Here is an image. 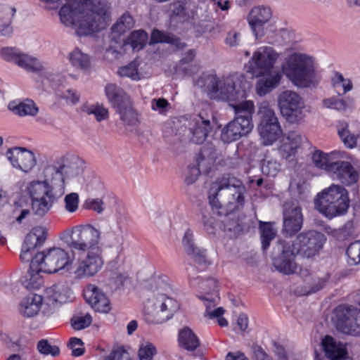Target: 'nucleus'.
<instances>
[{
    "label": "nucleus",
    "instance_id": "nucleus-1",
    "mask_svg": "<svg viewBox=\"0 0 360 360\" xmlns=\"http://www.w3.org/2000/svg\"><path fill=\"white\" fill-rule=\"evenodd\" d=\"M101 240V231L93 225H77L71 229L70 240L67 243L72 257L78 256L77 276L90 277L101 269L104 260Z\"/></svg>",
    "mask_w": 360,
    "mask_h": 360
},
{
    "label": "nucleus",
    "instance_id": "nucleus-2",
    "mask_svg": "<svg viewBox=\"0 0 360 360\" xmlns=\"http://www.w3.org/2000/svg\"><path fill=\"white\" fill-rule=\"evenodd\" d=\"M110 4L107 0H68L60 11V21L77 27L80 35L104 30L110 21Z\"/></svg>",
    "mask_w": 360,
    "mask_h": 360
},
{
    "label": "nucleus",
    "instance_id": "nucleus-3",
    "mask_svg": "<svg viewBox=\"0 0 360 360\" xmlns=\"http://www.w3.org/2000/svg\"><path fill=\"white\" fill-rule=\"evenodd\" d=\"M75 259L72 253L70 255L60 248H53L37 253L30 265V278L24 282L25 286L28 289L38 288L41 285V278L37 275L39 272L56 273L71 265Z\"/></svg>",
    "mask_w": 360,
    "mask_h": 360
},
{
    "label": "nucleus",
    "instance_id": "nucleus-4",
    "mask_svg": "<svg viewBox=\"0 0 360 360\" xmlns=\"http://www.w3.org/2000/svg\"><path fill=\"white\" fill-rule=\"evenodd\" d=\"M283 74L299 88H308L318 84L319 75L313 57L302 53H292L281 65Z\"/></svg>",
    "mask_w": 360,
    "mask_h": 360
},
{
    "label": "nucleus",
    "instance_id": "nucleus-5",
    "mask_svg": "<svg viewBox=\"0 0 360 360\" xmlns=\"http://www.w3.org/2000/svg\"><path fill=\"white\" fill-rule=\"evenodd\" d=\"M240 79L230 77L219 79L214 75L204 74L198 79L197 84L203 88L212 99L235 101L247 96L245 86H240Z\"/></svg>",
    "mask_w": 360,
    "mask_h": 360
},
{
    "label": "nucleus",
    "instance_id": "nucleus-6",
    "mask_svg": "<svg viewBox=\"0 0 360 360\" xmlns=\"http://www.w3.org/2000/svg\"><path fill=\"white\" fill-rule=\"evenodd\" d=\"M84 167L85 162L79 156L66 154L47 165L43 174L48 182L52 183L65 193L66 179L81 174Z\"/></svg>",
    "mask_w": 360,
    "mask_h": 360
},
{
    "label": "nucleus",
    "instance_id": "nucleus-7",
    "mask_svg": "<svg viewBox=\"0 0 360 360\" xmlns=\"http://www.w3.org/2000/svg\"><path fill=\"white\" fill-rule=\"evenodd\" d=\"M314 207L330 219L344 215L349 207L348 191L343 186L333 184L317 194Z\"/></svg>",
    "mask_w": 360,
    "mask_h": 360
},
{
    "label": "nucleus",
    "instance_id": "nucleus-8",
    "mask_svg": "<svg viewBox=\"0 0 360 360\" xmlns=\"http://www.w3.org/2000/svg\"><path fill=\"white\" fill-rule=\"evenodd\" d=\"M32 198V210L34 215L44 217L53 207V203L60 198L63 191L46 179L34 181L27 187Z\"/></svg>",
    "mask_w": 360,
    "mask_h": 360
},
{
    "label": "nucleus",
    "instance_id": "nucleus-9",
    "mask_svg": "<svg viewBox=\"0 0 360 360\" xmlns=\"http://www.w3.org/2000/svg\"><path fill=\"white\" fill-rule=\"evenodd\" d=\"M179 309V304L176 300L165 294H158L146 302L144 319L148 323H162L172 319Z\"/></svg>",
    "mask_w": 360,
    "mask_h": 360
},
{
    "label": "nucleus",
    "instance_id": "nucleus-10",
    "mask_svg": "<svg viewBox=\"0 0 360 360\" xmlns=\"http://www.w3.org/2000/svg\"><path fill=\"white\" fill-rule=\"evenodd\" d=\"M245 192L241 181L230 175L223 176L211 185L208 193L210 204L213 207L220 208L224 199L237 195L238 200H242Z\"/></svg>",
    "mask_w": 360,
    "mask_h": 360
},
{
    "label": "nucleus",
    "instance_id": "nucleus-11",
    "mask_svg": "<svg viewBox=\"0 0 360 360\" xmlns=\"http://www.w3.org/2000/svg\"><path fill=\"white\" fill-rule=\"evenodd\" d=\"M326 241L323 233L309 230L298 233L290 245L293 252L303 258L310 259L322 250Z\"/></svg>",
    "mask_w": 360,
    "mask_h": 360
},
{
    "label": "nucleus",
    "instance_id": "nucleus-12",
    "mask_svg": "<svg viewBox=\"0 0 360 360\" xmlns=\"http://www.w3.org/2000/svg\"><path fill=\"white\" fill-rule=\"evenodd\" d=\"M347 158V154L343 151V154L337 157L328 176L334 181L340 182L342 185L352 186L351 190L353 198L359 197V186L357 184L359 174L351 162L345 160Z\"/></svg>",
    "mask_w": 360,
    "mask_h": 360
},
{
    "label": "nucleus",
    "instance_id": "nucleus-13",
    "mask_svg": "<svg viewBox=\"0 0 360 360\" xmlns=\"http://www.w3.org/2000/svg\"><path fill=\"white\" fill-rule=\"evenodd\" d=\"M278 105L281 115L290 123H298L305 117L304 103L294 91L281 93L278 96Z\"/></svg>",
    "mask_w": 360,
    "mask_h": 360
},
{
    "label": "nucleus",
    "instance_id": "nucleus-14",
    "mask_svg": "<svg viewBox=\"0 0 360 360\" xmlns=\"http://www.w3.org/2000/svg\"><path fill=\"white\" fill-rule=\"evenodd\" d=\"M338 330L352 335H360V309L351 305H339L334 310Z\"/></svg>",
    "mask_w": 360,
    "mask_h": 360
},
{
    "label": "nucleus",
    "instance_id": "nucleus-15",
    "mask_svg": "<svg viewBox=\"0 0 360 360\" xmlns=\"http://www.w3.org/2000/svg\"><path fill=\"white\" fill-rule=\"evenodd\" d=\"M273 264L279 272L285 275L296 273L297 265L291 245L283 240H278L273 248Z\"/></svg>",
    "mask_w": 360,
    "mask_h": 360
},
{
    "label": "nucleus",
    "instance_id": "nucleus-16",
    "mask_svg": "<svg viewBox=\"0 0 360 360\" xmlns=\"http://www.w3.org/2000/svg\"><path fill=\"white\" fill-rule=\"evenodd\" d=\"M283 218L282 233L285 236L291 238L302 229L304 217L300 206L290 202L285 203Z\"/></svg>",
    "mask_w": 360,
    "mask_h": 360
},
{
    "label": "nucleus",
    "instance_id": "nucleus-17",
    "mask_svg": "<svg viewBox=\"0 0 360 360\" xmlns=\"http://www.w3.org/2000/svg\"><path fill=\"white\" fill-rule=\"evenodd\" d=\"M217 159V152L214 146L212 143H206L200 148L196 158L197 168H193V178H186L185 181L187 184H193L198 176L202 174H208L213 167Z\"/></svg>",
    "mask_w": 360,
    "mask_h": 360
},
{
    "label": "nucleus",
    "instance_id": "nucleus-18",
    "mask_svg": "<svg viewBox=\"0 0 360 360\" xmlns=\"http://www.w3.org/2000/svg\"><path fill=\"white\" fill-rule=\"evenodd\" d=\"M246 72L253 77L270 72V47L258 48L245 65Z\"/></svg>",
    "mask_w": 360,
    "mask_h": 360
},
{
    "label": "nucleus",
    "instance_id": "nucleus-19",
    "mask_svg": "<svg viewBox=\"0 0 360 360\" xmlns=\"http://www.w3.org/2000/svg\"><path fill=\"white\" fill-rule=\"evenodd\" d=\"M6 157L14 168L25 173L32 170L37 164L34 153L25 148H10L6 152Z\"/></svg>",
    "mask_w": 360,
    "mask_h": 360
},
{
    "label": "nucleus",
    "instance_id": "nucleus-20",
    "mask_svg": "<svg viewBox=\"0 0 360 360\" xmlns=\"http://www.w3.org/2000/svg\"><path fill=\"white\" fill-rule=\"evenodd\" d=\"M86 302L98 312L107 314L111 309V305L108 297L97 286L88 285L84 291Z\"/></svg>",
    "mask_w": 360,
    "mask_h": 360
},
{
    "label": "nucleus",
    "instance_id": "nucleus-21",
    "mask_svg": "<svg viewBox=\"0 0 360 360\" xmlns=\"http://www.w3.org/2000/svg\"><path fill=\"white\" fill-rule=\"evenodd\" d=\"M191 285L201 290V295L198 297L204 302L217 305L219 300L217 287V281L212 278H202L198 277L191 280Z\"/></svg>",
    "mask_w": 360,
    "mask_h": 360
},
{
    "label": "nucleus",
    "instance_id": "nucleus-22",
    "mask_svg": "<svg viewBox=\"0 0 360 360\" xmlns=\"http://www.w3.org/2000/svg\"><path fill=\"white\" fill-rule=\"evenodd\" d=\"M269 8L257 6L252 8L250 11L248 16V22L257 39H260L264 36V25L269 22Z\"/></svg>",
    "mask_w": 360,
    "mask_h": 360
},
{
    "label": "nucleus",
    "instance_id": "nucleus-23",
    "mask_svg": "<svg viewBox=\"0 0 360 360\" xmlns=\"http://www.w3.org/2000/svg\"><path fill=\"white\" fill-rule=\"evenodd\" d=\"M212 130L210 121L201 115L195 116L189 124L191 141L196 144L203 143Z\"/></svg>",
    "mask_w": 360,
    "mask_h": 360
},
{
    "label": "nucleus",
    "instance_id": "nucleus-24",
    "mask_svg": "<svg viewBox=\"0 0 360 360\" xmlns=\"http://www.w3.org/2000/svg\"><path fill=\"white\" fill-rule=\"evenodd\" d=\"M182 245L186 254L198 265H207L206 251L199 248L194 243L193 235L190 229H187L182 239Z\"/></svg>",
    "mask_w": 360,
    "mask_h": 360
},
{
    "label": "nucleus",
    "instance_id": "nucleus-25",
    "mask_svg": "<svg viewBox=\"0 0 360 360\" xmlns=\"http://www.w3.org/2000/svg\"><path fill=\"white\" fill-rule=\"evenodd\" d=\"M257 115L259 124L257 129L264 146L270 145V103L267 101L259 104Z\"/></svg>",
    "mask_w": 360,
    "mask_h": 360
},
{
    "label": "nucleus",
    "instance_id": "nucleus-26",
    "mask_svg": "<svg viewBox=\"0 0 360 360\" xmlns=\"http://www.w3.org/2000/svg\"><path fill=\"white\" fill-rule=\"evenodd\" d=\"M321 345L326 356L330 360H342L347 356L346 345L330 335H326L322 339Z\"/></svg>",
    "mask_w": 360,
    "mask_h": 360
},
{
    "label": "nucleus",
    "instance_id": "nucleus-27",
    "mask_svg": "<svg viewBox=\"0 0 360 360\" xmlns=\"http://www.w3.org/2000/svg\"><path fill=\"white\" fill-rule=\"evenodd\" d=\"M230 105L234 110L235 117L233 120L252 130V115L255 112L253 101H245L238 103L230 104Z\"/></svg>",
    "mask_w": 360,
    "mask_h": 360
},
{
    "label": "nucleus",
    "instance_id": "nucleus-28",
    "mask_svg": "<svg viewBox=\"0 0 360 360\" xmlns=\"http://www.w3.org/2000/svg\"><path fill=\"white\" fill-rule=\"evenodd\" d=\"M251 131L237 120H233L221 129L220 138L224 143H229L246 136Z\"/></svg>",
    "mask_w": 360,
    "mask_h": 360
},
{
    "label": "nucleus",
    "instance_id": "nucleus-29",
    "mask_svg": "<svg viewBox=\"0 0 360 360\" xmlns=\"http://www.w3.org/2000/svg\"><path fill=\"white\" fill-rule=\"evenodd\" d=\"M343 154V150H333L330 153H324L321 150H315L311 155L314 165L323 170L328 175L337 157Z\"/></svg>",
    "mask_w": 360,
    "mask_h": 360
},
{
    "label": "nucleus",
    "instance_id": "nucleus-30",
    "mask_svg": "<svg viewBox=\"0 0 360 360\" xmlns=\"http://www.w3.org/2000/svg\"><path fill=\"white\" fill-rule=\"evenodd\" d=\"M43 303L42 296L37 294L24 297L19 304V313L26 318H32L38 314Z\"/></svg>",
    "mask_w": 360,
    "mask_h": 360
},
{
    "label": "nucleus",
    "instance_id": "nucleus-31",
    "mask_svg": "<svg viewBox=\"0 0 360 360\" xmlns=\"http://www.w3.org/2000/svg\"><path fill=\"white\" fill-rule=\"evenodd\" d=\"M105 94L108 102L115 110L130 101L125 91L115 84H107L105 86Z\"/></svg>",
    "mask_w": 360,
    "mask_h": 360
},
{
    "label": "nucleus",
    "instance_id": "nucleus-32",
    "mask_svg": "<svg viewBox=\"0 0 360 360\" xmlns=\"http://www.w3.org/2000/svg\"><path fill=\"white\" fill-rule=\"evenodd\" d=\"M46 239V231L44 227L37 226L26 236L22 246H26L30 250L40 247Z\"/></svg>",
    "mask_w": 360,
    "mask_h": 360
},
{
    "label": "nucleus",
    "instance_id": "nucleus-33",
    "mask_svg": "<svg viewBox=\"0 0 360 360\" xmlns=\"http://www.w3.org/2000/svg\"><path fill=\"white\" fill-rule=\"evenodd\" d=\"M179 342L181 347L188 351H194L200 345V340L188 327H185L179 331Z\"/></svg>",
    "mask_w": 360,
    "mask_h": 360
},
{
    "label": "nucleus",
    "instance_id": "nucleus-34",
    "mask_svg": "<svg viewBox=\"0 0 360 360\" xmlns=\"http://www.w3.org/2000/svg\"><path fill=\"white\" fill-rule=\"evenodd\" d=\"M168 43L174 45L178 49H183L186 44L179 38L170 33L163 32L158 30H153L150 39V44Z\"/></svg>",
    "mask_w": 360,
    "mask_h": 360
},
{
    "label": "nucleus",
    "instance_id": "nucleus-35",
    "mask_svg": "<svg viewBox=\"0 0 360 360\" xmlns=\"http://www.w3.org/2000/svg\"><path fill=\"white\" fill-rule=\"evenodd\" d=\"M115 110L126 125L136 126L138 124V114L132 108L131 100Z\"/></svg>",
    "mask_w": 360,
    "mask_h": 360
},
{
    "label": "nucleus",
    "instance_id": "nucleus-36",
    "mask_svg": "<svg viewBox=\"0 0 360 360\" xmlns=\"http://www.w3.org/2000/svg\"><path fill=\"white\" fill-rule=\"evenodd\" d=\"M348 127L349 125L347 122H340L338 124V133L345 146L352 149L356 146L359 136L351 134Z\"/></svg>",
    "mask_w": 360,
    "mask_h": 360
},
{
    "label": "nucleus",
    "instance_id": "nucleus-37",
    "mask_svg": "<svg viewBox=\"0 0 360 360\" xmlns=\"http://www.w3.org/2000/svg\"><path fill=\"white\" fill-rule=\"evenodd\" d=\"M16 65L28 72H37L42 70L39 60L28 54L20 52Z\"/></svg>",
    "mask_w": 360,
    "mask_h": 360
},
{
    "label": "nucleus",
    "instance_id": "nucleus-38",
    "mask_svg": "<svg viewBox=\"0 0 360 360\" xmlns=\"http://www.w3.org/2000/svg\"><path fill=\"white\" fill-rule=\"evenodd\" d=\"M68 59L76 68L86 70L90 67L89 56L79 49H75L69 53Z\"/></svg>",
    "mask_w": 360,
    "mask_h": 360
},
{
    "label": "nucleus",
    "instance_id": "nucleus-39",
    "mask_svg": "<svg viewBox=\"0 0 360 360\" xmlns=\"http://www.w3.org/2000/svg\"><path fill=\"white\" fill-rule=\"evenodd\" d=\"M134 20L132 16L126 12L120 16L112 27V34L121 35L134 27Z\"/></svg>",
    "mask_w": 360,
    "mask_h": 360
},
{
    "label": "nucleus",
    "instance_id": "nucleus-40",
    "mask_svg": "<svg viewBox=\"0 0 360 360\" xmlns=\"http://www.w3.org/2000/svg\"><path fill=\"white\" fill-rule=\"evenodd\" d=\"M273 18L271 17V21ZM277 22L281 24V21L271 22V45L281 46L286 43L290 38L289 32L287 29L277 26Z\"/></svg>",
    "mask_w": 360,
    "mask_h": 360
},
{
    "label": "nucleus",
    "instance_id": "nucleus-41",
    "mask_svg": "<svg viewBox=\"0 0 360 360\" xmlns=\"http://www.w3.org/2000/svg\"><path fill=\"white\" fill-rule=\"evenodd\" d=\"M9 108L15 114L20 116H34L39 111L35 103L32 100L28 99L15 105L9 104Z\"/></svg>",
    "mask_w": 360,
    "mask_h": 360
},
{
    "label": "nucleus",
    "instance_id": "nucleus-42",
    "mask_svg": "<svg viewBox=\"0 0 360 360\" xmlns=\"http://www.w3.org/2000/svg\"><path fill=\"white\" fill-rule=\"evenodd\" d=\"M333 88L339 95H343L352 89L353 84L350 79L345 78L339 72H335L331 79Z\"/></svg>",
    "mask_w": 360,
    "mask_h": 360
},
{
    "label": "nucleus",
    "instance_id": "nucleus-43",
    "mask_svg": "<svg viewBox=\"0 0 360 360\" xmlns=\"http://www.w3.org/2000/svg\"><path fill=\"white\" fill-rule=\"evenodd\" d=\"M148 34L143 30H136L131 33L125 41V45H129L134 51H140L146 45Z\"/></svg>",
    "mask_w": 360,
    "mask_h": 360
},
{
    "label": "nucleus",
    "instance_id": "nucleus-44",
    "mask_svg": "<svg viewBox=\"0 0 360 360\" xmlns=\"http://www.w3.org/2000/svg\"><path fill=\"white\" fill-rule=\"evenodd\" d=\"M349 265L360 264V240H355L349 244L346 250Z\"/></svg>",
    "mask_w": 360,
    "mask_h": 360
},
{
    "label": "nucleus",
    "instance_id": "nucleus-45",
    "mask_svg": "<svg viewBox=\"0 0 360 360\" xmlns=\"http://www.w3.org/2000/svg\"><path fill=\"white\" fill-rule=\"evenodd\" d=\"M82 110L88 115H94L98 122L105 120L108 115V110L99 105H84Z\"/></svg>",
    "mask_w": 360,
    "mask_h": 360
},
{
    "label": "nucleus",
    "instance_id": "nucleus-46",
    "mask_svg": "<svg viewBox=\"0 0 360 360\" xmlns=\"http://www.w3.org/2000/svg\"><path fill=\"white\" fill-rule=\"evenodd\" d=\"M139 63L134 60L128 65L119 69L118 73L121 77H129L133 80L137 81L140 79L138 72Z\"/></svg>",
    "mask_w": 360,
    "mask_h": 360
},
{
    "label": "nucleus",
    "instance_id": "nucleus-47",
    "mask_svg": "<svg viewBox=\"0 0 360 360\" xmlns=\"http://www.w3.org/2000/svg\"><path fill=\"white\" fill-rule=\"evenodd\" d=\"M285 138L281 127L278 122V117L271 110V145L277 141H284Z\"/></svg>",
    "mask_w": 360,
    "mask_h": 360
},
{
    "label": "nucleus",
    "instance_id": "nucleus-48",
    "mask_svg": "<svg viewBox=\"0 0 360 360\" xmlns=\"http://www.w3.org/2000/svg\"><path fill=\"white\" fill-rule=\"evenodd\" d=\"M257 77L259 78L256 84L257 94L263 96L270 92V73L263 74Z\"/></svg>",
    "mask_w": 360,
    "mask_h": 360
},
{
    "label": "nucleus",
    "instance_id": "nucleus-49",
    "mask_svg": "<svg viewBox=\"0 0 360 360\" xmlns=\"http://www.w3.org/2000/svg\"><path fill=\"white\" fill-rule=\"evenodd\" d=\"M92 321L91 316L89 314L85 315L75 316L71 321L72 326L75 330H82L90 326Z\"/></svg>",
    "mask_w": 360,
    "mask_h": 360
},
{
    "label": "nucleus",
    "instance_id": "nucleus-50",
    "mask_svg": "<svg viewBox=\"0 0 360 360\" xmlns=\"http://www.w3.org/2000/svg\"><path fill=\"white\" fill-rule=\"evenodd\" d=\"M37 349L39 353L44 355H51L56 356L60 353V349L57 346H52L46 340H41L37 344Z\"/></svg>",
    "mask_w": 360,
    "mask_h": 360
},
{
    "label": "nucleus",
    "instance_id": "nucleus-51",
    "mask_svg": "<svg viewBox=\"0 0 360 360\" xmlns=\"http://www.w3.org/2000/svg\"><path fill=\"white\" fill-rule=\"evenodd\" d=\"M156 354V349L150 342H146L140 346L139 349V360H153V356Z\"/></svg>",
    "mask_w": 360,
    "mask_h": 360
},
{
    "label": "nucleus",
    "instance_id": "nucleus-52",
    "mask_svg": "<svg viewBox=\"0 0 360 360\" xmlns=\"http://www.w3.org/2000/svg\"><path fill=\"white\" fill-rule=\"evenodd\" d=\"M322 103L325 108L336 110L338 111L345 110L347 106L345 102L342 99L337 97L325 98L323 100Z\"/></svg>",
    "mask_w": 360,
    "mask_h": 360
},
{
    "label": "nucleus",
    "instance_id": "nucleus-53",
    "mask_svg": "<svg viewBox=\"0 0 360 360\" xmlns=\"http://www.w3.org/2000/svg\"><path fill=\"white\" fill-rule=\"evenodd\" d=\"M259 231L263 250H266L270 244V222L259 221Z\"/></svg>",
    "mask_w": 360,
    "mask_h": 360
},
{
    "label": "nucleus",
    "instance_id": "nucleus-54",
    "mask_svg": "<svg viewBox=\"0 0 360 360\" xmlns=\"http://www.w3.org/2000/svg\"><path fill=\"white\" fill-rule=\"evenodd\" d=\"M20 53V51L13 47H4L0 50V55L4 60L15 64H16Z\"/></svg>",
    "mask_w": 360,
    "mask_h": 360
},
{
    "label": "nucleus",
    "instance_id": "nucleus-55",
    "mask_svg": "<svg viewBox=\"0 0 360 360\" xmlns=\"http://www.w3.org/2000/svg\"><path fill=\"white\" fill-rule=\"evenodd\" d=\"M86 209L101 213L105 210V204L100 198H88L84 204Z\"/></svg>",
    "mask_w": 360,
    "mask_h": 360
},
{
    "label": "nucleus",
    "instance_id": "nucleus-56",
    "mask_svg": "<svg viewBox=\"0 0 360 360\" xmlns=\"http://www.w3.org/2000/svg\"><path fill=\"white\" fill-rule=\"evenodd\" d=\"M65 210L69 212H75L79 206V195L76 193H72L65 197Z\"/></svg>",
    "mask_w": 360,
    "mask_h": 360
},
{
    "label": "nucleus",
    "instance_id": "nucleus-57",
    "mask_svg": "<svg viewBox=\"0 0 360 360\" xmlns=\"http://www.w3.org/2000/svg\"><path fill=\"white\" fill-rule=\"evenodd\" d=\"M170 104L168 101L163 98H153L151 101V109L158 112L160 114H164L169 108Z\"/></svg>",
    "mask_w": 360,
    "mask_h": 360
},
{
    "label": "nucleus",
    "instance_id": "nucleus-58",
    "mask_svg": "<svg viewBox=\"0 0 360 360\" xmlns=\"http://www.w3.org/2000/svg\"><path fill=\"white\" fill-rule=\"evenodd\" d=\"M187 1L178 0L169 4V11L176 16H184L186 14Z\"/></svg>",
    "mask_w": 360,
    "mask_h": 360
},
{
    "label": "nucleus",
    "instance_id": "nucleus-59",
    "mask_svg": "<svg viewBox=\"0 0 360 360\" xmlns=\"http://www.w3.org/2000/svg\"><path fill=\"white\" fill-rule=\"evenodd\" d=\"M69 347L72 349V355L74 356H79L84 354L83 342L79 338H71L69 340Z\"/></svg>",
    "mask_w": 360,
    "mask_h": 360
},
{
    "label": "nucleus",
    "instance_id": "nucleus-60",
    "mask_svg": "<svg viewBox=\"0 0 360 360\" xmlns=\"http://www.w3.org/2000/svg\"><path fill=\"white\" fill-rule=\"evenodd\" d=\"M58 95L70 104H75L79 100V94L70 89H66L63 91L59 90Z\"/></svg>",
    "mask_w": 360,
    "mask_h": 360
},
{
    "label": "nucleus",
    "instance_id": "nucleus-61",
    "mask_svg": "<svg viewBox=\"0 0 360 360\" xmlns=\"http://www.w3.org/2000/svg\"><path fill=\"white\" fill-rule=\"evenodd\" d=\"M204 303L206 307L205 315L208 316L210 319H219L224 314V309L222 307H218L212 310L211 308L215 307L216 305H213L212 303L207 302H204Z\"/></svg>",
    "mask_w": 360,
    "mask_h": 360
},
{
    "label": "nucleus",
    "instance_id": "nucleus-62",
    "mask_svg": "<svg viewBox=\"0 0 360 360\" xmlns=\"http://www.w3.org/2000/svg\"><path fill=\"white\" fill-rule=\"evenodd\" d=\"M240 34L236 31H230L227 33L225 44L230 47H235L240 44Z\"/></svg>",
    "mask_w": 360,
    "mask_h": 360
},
{
    "label": "nucleus",
    "instance_id": "nucleus-63",
    "mask_svg": "<svg viewBox=\"0 0 360 360\" xmlns=\"http://www.w3.org/2000/svg\"><path fill=\"white\" fill-rule=\"evenodd\" d=\"M202 222L204 225V229L207 231V233L210 235H214L216 231L214 219L212 217H208L204 214L202 216Z\"/></svg>",
    "mask_w": 360,
    "mask_h": 360
},
{
    "label": "nucleus",
    "instance_id": "nucleus-64",
    "mask_svg": "<svg viewBox=\"0 0 360 360\" xmlns=\"http://www.w3.org/2000/svg\"><path fill=\"white\" fill-rule=\"evenodd\" d=\"M110 354L114 360H130L129 353L123 347L113 350Z\"/></svg>",
    "mask_w": 360,
    "mask_h": 360
}]
</instances>
